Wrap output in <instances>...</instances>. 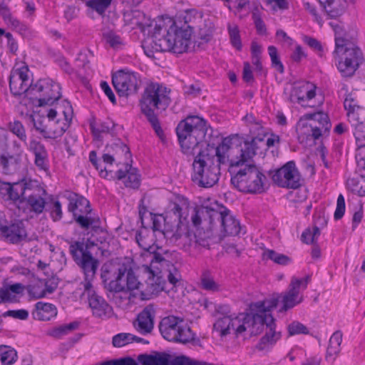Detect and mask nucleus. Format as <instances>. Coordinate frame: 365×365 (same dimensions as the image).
<instances>
[{
  "mask_svg": "<svg viewBox=\"0 0 365 365\" xmlns=\"http://www.w3.org/2000/svg\"><path fill=\"white\" fill-rule=\"evenodd\" d=\"M233 140L224 138L217 147L207 144L205 148H200L194 155L192 180L199 187L209 188L217 184L223 165H229L230 168L243 165L234 163L237 161L238 155L231 157V154H235Z\"/></svg>",
  "mask_w": 365,
  "mask_h": 365,
  "instance_id": "obj_1",
  "label": "nucleus"
},
{
  "mask_svg": "<svg viewBox=\"0 0 365 365\" xmlns=\"http://www.w3.org/2000/svg\"><path fill=\"white\" fill-rule=\"evenodd\" d=\"M135 240L138 246L152 255L150 266L143 265L139 272L147 274V291L157 294L165 289L166 280L173 286H177L181 279L179 269L170 261L165 259L160 253L155 252L153 234L145 227L135 234Z\"/></svg>",
  "mask_w": 365,
  "mask_h": 365,
  "instance_id": "obj_2",
  "label": "nucleus"
},
{
  "mask_svg": "<svg viewBox=\"0 0 365 365\" xmlns=\"http://www.w3.org/2000/svg\"><path fill=\"white\" fill-rule=\"evenodd\" d=\"M278 299L275 297L265 299L250 305V311L253 316L248 317L250 323L248 329L251 335H257L265 329V334L256 345L259 351H269L281 338V333L276 331L275 320L270 312L277 307Z\"/></svg>",
  "mask_w": 365,
  "mask_h": 365,
  "instance_id": "obj_3",
  "label": "nucleus"
},
{
  "mask_svg": "<svg viewBox=\"0 0 365 365\" xmlns=\"http://www.w3.org/2000/svg\"><path fill=\"white\" fill-rule=\"evenodd\" d=\"M170 92L163 83L150 82L145 86L140 100L141 112L159 137L163 135V130L155 110L162 112L168 108L171 103Z\"/></svg>",
  "mask_w": 365,
  "mask_h": 365,
  "instance_id": "obj_4",
  "label": "nucleus"
},
{
  "mask_svg": "<svg viewBox=\"0 0 365 365\" xmlns=\"http://www.w3.org/2000/svg\"><path fill=\"white\" fill-rule=\"evenodd\" d=\"M208 130L207 121L198 115H188L178 124L175 131L184 154L195 155L196 149L205 140Z\"/></svg>",
  "mask_w": 365,
  "mask_h": 365,
  "instance_id": "obj_5",
  "label": "nucleus"
},
{
  "mask_svg": "<svg viewBox=\"0 0 365 365\" xmlns=\"http://www.w3.org/2000/svg\"><path fill=\"white\" fill-rule=\"evenodd\" d=\"M162 27L155 24L152 34L155 49L160 51H170L181 54L187 52L191 43L192 30L190 26L182 29L177 26L175 21L167 30L166 36H161Z\"/></svg>",
  "mask_w": 365,
  "mask_h": 365,
  "instance_id": "obj_6",
  "label": "nucleus"
},
{
  "mask_svg": "<svg viewBox=\"0 0 365 365\" xmlns=\"http://www.w3.org/2000/svg\"><path fill=\"white\" fill-rule=\"evenodd\" d=\"M243 119L249 127L252 138L245 140L238 135L228 137L235 138L232 141L234 143V153L238 155L239 158L237 161H234L235 164H244L254 157L258 148L257 143L262 142L266 135V130L262 120L257 119L252 114H247Z\"/></svg>",
  "mask_w": 365,
  "mask_h": 365,
  "instance_id": "obj_7",
  "label": "nucleus"
},
{
  "mask_svg": "<svg viewBox=\"0 0 365 365\" xmlns=\"http://www.w3.org/2000/svg\"><path fill=\"white\" fill-rule=\"evenodd\" d=\"M267 178L255 165H246L232 174L231 182L240 192L261 194L266 190Z\"/></svg>",
  "mask_w": 365,
  "mask_h": 365,
  "instance_id": "obj_8",
  "label": "nucleus"
},
{
  "mask_svg": "<svg viewBox=\"0 0 365 365\" xmlns=\"http://www.w3.org/2000/svg\"><path fill=\"white\" fill-rule=\"evenodd\" d=\"M69 252L73 261L84 274V280L82 282L84 289H89L98 270V260L88 250V246L83 242L76 241L71 243Z\"/></svg>",
  "mask_w": 365,
  "mask_h": 365,
  "instance_id": "obj_9",
  "label": "nucleus"
},
{
  "mask_svg": "<svg viewBox=\"0 0 365 365\" xmlns=\"http://www.w3.org/2000/svg\"><path fill=\"white\" fill-rule=\"evenodd\" d=\"M334 53L339 58L337 68L344 77L352 76L364 61L358 46L351 41L344 43L341 38L336 39Z\"/></svg>",
  "mask_w": 365,
  "mask_h": 365,
  "instance_id": "obj_10",
  "label": "nucleus"
},
{
  "mask_svg": "<svg viewBox=\"0 0 365 365\" xmlns=\"http://www.w3.org/2000/svg\"><path fill=\"white\" fill-rule=\"evenodd\" d=\"M73 108L68 101L61 105L50 108L47 111L49 118L46 139H57L61 137L70 127L73 118Z\"/></svg>",
  "mask_w": 365,
  "mask_h": 365,
  "instance_id": "obj_11",
  "label": "nucleus"
},
{
  "mask_svg": "<svg viewBox=\"0 0 365 365\" xmlns=\"http://www.w3.org/2000/svg\"><path fill=\"white\" fill-rule=\"evenodd\" d=\"M163 338L169 341L187 344L194 339V334L183 319L175 316L164 317L159 324Z\"/></svg>",
  "mask_w": 365,
  "mask_h": 365,
  "instance_id": "obj_12",
  "label": "nucleus"
},
{
  "mask_svg": "<svg viewBox=\"0 0 365 365\" xmlns=\"http://www.w3.org/2000/svg\"><path fill=\"white\" fill-rule=\"evenodd\" d=\"M68 200V210L73 213L76 222L81 228L88 229L91 227L96 230L99 227V218L92 216L90 202L86 197L74 194Z\"/></svg>",
  "mask_w": 365,
  "mask_h": 365,
  "instance_id": "obj_13",
  "label": "nucleus"
},
{
  "mask_svg": "<svg viewBox=\"0 0 365 365\" xmlns=\"http://www.w3.org/2000/svg\"><path fill=\"white\" fill-rule=\"evenodd\" d=\"M319 120L325 122V127L322 126L321 128L317 127L315 122L305 123L304 115L300 118L297 128L298 134V140L300 143L309 145V143H314L322 135H327L331 127L328 115L324 112H317L314 115Z\"/></svg>",
  "mask_w": 365,
  "mask_h": 365,
  "instance_id": "obj_14",
  "label": "nucleus"
},
{
  "mask_svg": "<svg viewBox=\"0 0 365 365\" xmlns=\"http://www.w3.org/2000/svg\"><path fill=\"white\" fill-rule=\"evenodd\" d=\"M61 89L60 85L50 78L39 79L31 89L34 91L31 99L38 101V106L52 105L61 98Z\"/></svg>",
  "mask_w": 365,
  "mask_h": 365,
  "instance_id": "obj_15",
  "label": "nucleus"
},
{
  "mask_svg": "<svg viewBox=\"0 0 365 365\" xmlns=\"http://www.w3.org/2000/svg\"><path fill=\"white\" fill-rule=\"evenodd\" d=\"M310 279L309 276L302 279H298L295 277L292 278L287 290L282 296V306L279 312H287L303 302L304 296L302 292L307 288Z\"/></svg>",
  "mask_w": 365,
  "mask_h": 365,
  "instance_id": "obj_16",
  "label": "nucleus"
},
{
  "mask_svg": "<svg viewBox=\"0 0 365 365\" xmlns=\"http://www.w3.org/2000/svg\"><path fill=\"white\" fill-rule=\"evenodd\" d=\"M110 290L114 292L138 289L141 283L138 279L130 264H123L118 269L115 280L109 283Z\"/></svg>",
  "mask_w": 365,
  "mask_h": 365,
  "instance_id": "obj_17",
  "label": "nucleus"
},
{
  "mask_svg": "<svg viewBox=\"0 0 365 365\" xmlns=\"http://www.w3.org/2000/svg\"><path fill=\"white\" fill-rule=\"evenodd\" d=\"M274 183L281 187L297 189L302 185L301 175L294 161H289L272 175Z\"/></svg>",
  "mask_w": 365,
  "mask_h": 365,
  "instance_id": "obj_18",
  "label": "nucleus"
},
{
  "mask_svg": "<svg viewBox=\"0 0 365 365\" xmlns=\"http://www.w3.org/2000/svg\"><path fill=\"white\" fill-rule=\"evenodd\" d=\"M253 316V312L250 313H241L237 317L231 318L229 316H225L214 324V329L216 331H219L222 336H226L230 333V330L235 331L237 336L245 331L250 323L247 322L248 317Z\"/></svg>",
  "mask_w": 365,
  "mask_h": 365,
  "instance_id": "obj_19",
  "label": "nucleus"
},
{
  "mask_svg": "<svg viewBox=\"0 0 365 365\" xmlns=\"http://www.w3.org/2000/svg\"><path fill=\"white\" fill-rule=\"evenodd\" d=\"M139 78L135 72L118 71L112 76L113 85L120 96H128L135 93L139 88Z\"/></svg>",
  "mask_w": 365,
  "mask_h": 365,
  "instance_id": "obj_20",
  "label": "nucleus"
},
{
  "mask_svg": "<svg viewBox=\"0 0 365 365\" xmlns=\"http://www.w3.org/2000/svg\"><path fill=\"white\" fill-rule=\"evenodd\" d=\"M28 73L27 66H22L11 71L9 77V88L14 96L25 94L31 99V95L34 93L31 89L34 88V84L30 82Z\"/></svg>",
  "mask_w": 365,
  "mask_h": 365,
  "instance_id": "obj_21",
  "label": "nucleus"
},
{
  "mask_svg": "<svg viewBox=\"0 0 365 365\" xmlns=\"http://www.w3.org/2000/svg\"><path fill=\"white\" fill-rule=\"evenodd\" d=\"M46 190L36 187L31 193L21 200L24 205V212L30 215L31 217L38 216L43 213L46 207Z\"/></svg>",
  "mask_w": 365,
  "mask_h": 365,
  "instance_id": "obj_22",
  "label": "nucleus"
},
{
  "mask_svg": "<svg viewBox=\"0 0 365 365\" xmlns=\"http://www.w3.org/2000/svg\"><path fill=\"white\" fill-rule=\"evenodd\" d=\"M27 150L34 156V163L40 171L46 173L49 172V156L45 145L35 138H31L26 142Z\"/></svg>",
  "mask_w": 365,
  "mask_h": 365,
  "instance_id": "obj_23",
  "label": "nucleus"
},
{
  "mask_svg": "<svg viewBox=\"0 0 365 365\" xmlns=\"http://www.w3.org/2000/svg\"><path fill=\"white\" fill-rule=\"evenodd\" d=\"M216 213L218 216L215 217L216 220L220 221L222 232L225 235L235 236L240 234L241 226L240 222L230 214V211L224 206L216 205Z\"/></svg>",
  "mask_w": 365,
  "mask_h": 365,
  "instance_id": "obj_24",
  "label": "nucleus"
},
{
  "mask_svg": "<svg viewBox=\"0 0 365 365\" xmlns=\"http://www.w3.org/2000/svg\"><path fill=\"white\" fill-rule=\"evenodd\" d=\"M0 235L11 244H19L28 237L24 222L21 220H14L8 225L0 226Z\"/></svg>",
  "mask_w": 365,
  "mask_h": 365,
  "instance_id": "obj_25",
  "label": "nucleus"
},
{
  "mask_svg": "<svg viewBox=\"0 0 365 365\" xmlns=\"http://www.w3.org/2000/svg\"><path fill=\"white\" fill-rule=\"evenodd\" d=\"M155 310L153 305H148L137 316L133 325L142 335L150 334L154 328Z\"/></svg>",
  "mask_w": 365,
  "mask_h": 365,
  "instance_id": "obj_26",
  "label": "nucleus"
},
{
  "mask_svg": "<svg viewBox=\"0 0 365 365\" xmlns=\"http://www.w3.org/2000/svg\"><path fill=\"white\" fill-rule=\"evenodd\" d=\"M83 294L88 296L89 307L95 317L103 318L110 312L111 307L102 297L97 294L93 289V285L89 289H84Z\"/></svg>",
  "mask_w": 365,
  "mask_h": 365,
  "instance_id": "obj_27",
  "label": "nucleus"
},
{
  "mask_svg": "<svg viewBox=\"0 0 365 365\" xmlns=\"http://www.w3.org/2000/svg\"><path fill=\"white\" fill-rule=\"evenodd\" d=\"M299 98V104L302 107L314 108L322 103L321 100L316 102V86L310 82L295 83Z\"/></svg>",
  "mask_w": 365,
  "mask_h": 365,
  "instance_id": "obj_28",
  "label": "nucleus"
},
{
  "mask_svg": "<svg viewBox=\"0 0 365 365\" xmlns=\"http://www.w3.org/2000/svg\"><path fill=\"white\" fill-rule=\"evenodd\" d=\"M217 216L218 215L215 207L208 206L196 207L191 215V222L196 229H199L202 224L211 228L215 224V217Z\"/></svg>",
  "mask_w": 365,
  "mask_h": 365,
  "instance_id": "obj_29",
  "label": "nucleus"
},
{
  "mask_svg": "<svg viewBox=\"0 0 365 365\" xmlns=\"http://www.w3.org/2000/svg\"><path fill=\"white\" fill-rule=\"evenodd\" d=\"M116 176L118 180L125 179L123 182L126 187L138 189L140 185V175L138 169L129 163H126L125 170H118Z\"/></svg>",
  "mask_w": 365,
  "mask_h": 365,
  "instance_id": "obj_30",
  "label": "nucleus"
},
{
  "mask_svg": "<svg viewBox=\"0 0 365 365\" xmlns=\"http://www.w3.org/2000/svg\"><path fill=\"white\" fill-rule=\"evenodd\" d=\"M24 286L21 283L4 284L0 288V304L18 302L17 295L23 294Z\"/></svg>",
  "mask_w": 365,
  "mask_h": 365,
  "instance_id": "obj_31",
  "label": "nucleus"
},
{
  "mask_svg": "<svg viewBox=\"0 0 365 365\" xmlns=\"http://www.w3.org/2000/svg\"><path fill=\"white\" fill-rule=\"evenodd\" d=\"M57 314V309L51 303L38 302L35 310L32 312L33 318L39 321H48Z\"/></svg>",
  "mask_w": 365,
  "mask_h": 365,
  "instance_id": "obj_32",
  "label": "nucleus"
},
{
  "mask_svg": "<svg viewBox=\"0 0 365 365\" xmlns=\"http://www.w3.org/2000/svg\"><path fill=\"white\" fill-rule=\"evenodd\" d=\"M327 15L336 18L342 15L346 8V0H318Z\"/></svg>",
  "mask_w": 365,
  "mask_h": 365,
  "instance_id": "obj_33",
  "label": "nucleus"
},
{
  "mask_svg": "<svg viewBox=\"0 0 365 365\" xmlns=\"http://www.w3.org/2000/svg\"><path fill=\"white\" fill-rule=\"evenodd\" d=\"M342 332L336 331L331 336L327 349L325 359L329 362L333 363L341 351L342 341Z\"/></svg>",
  "mask_w": 365,
  "mask_h": 365,
  "instance_id": "obj_34",
  "label": "nucleus"
},
{
  "mask_svg": "<svg viewBox=\"0 0 365 365\" xmlns=\"http://www.w3.org/2000/svg\"><path fill=\"white\" fill-rule=\"evenodd\" d=\"M7 194L9 199L16 201L18 200L24 199L25 196H27V192L31 191L30 188V182H18L11 185L8 183Z\"/></svg>",
  "mask_w": 365,
  "mask_h": 365,
  "instance_id": "obj_35",
  "label": "nucleus"
},
{
  "mask_svg": "<svg viewBox=\"0 0 365 365\" xmlns=\"http://www.w3.org/2000/svg\"><path fill=\"white\" fill-rule=\"evenodd\" d=\"M110 149L115 151V153L121 152L122 153H124L125 155H130L129 148L125 143L118 140V142L113 143V145L106 147L107 153H104L101 158L103 163H104L106 165H112L115 161V154L110 153Z\"/></svg>",
  "mask_w": 365,
  "mask_h": 365,
  "instance_id": "obj_36",
  "label": "nucleus"
},
{
  "mask_svg": "<svg viewBox=\"0 0 365 365\" xmlns=\"http://www.w3.org/2000/svg\"><path fill=\"white\" fill-rule=\"evenodd\" d=\"M347 188L359 196H365V173L359 175L349 178L346 180Z\"/></svg>",
  "mask_w": 365,
  "mask_h": 365,
  "instance_id": "obj_37",
  "label": "nucleus"
},
{
  "mask_svg": "<svg viewBox=\"0 0 365 365\" xmlns=\"http://www.w3.org/2000/svg\"><path fill=\"white\" fill-rule=\"evenodd\" d=\"M189 204L187 199L182 196H177L173 201L169 203L168 209L170 212L177 217L178 222H182V211L189 207Z\"/></svg>",
  "mask_w": 365,
  "mask_h": 365,
  "instance_id": "obj_38",
  "label": "nucleus"
},
{
  "mask_svg": "<svg viewBox=\"0 0 365 365\" xmlns=\"http://www.w3.org/2000/svg\"><path fill=\"white\" fill-rule=\"evenodd\" d=\"M131 24L136 25L142 31L145 32L147 28L151 27L153 21L148 19L145 14L139 10L133 11L130 14Z\"/></svg>",
  "mask_w": 365,
  "mask_h": 365,
  "instance_id": "obj_39",
  "label": "nucleus"
},
{
  "mask_svg": "<svg viewBox=\"0 0 365 365\" xmlns=\"http://www.w3.org/2000/svg\"><path fill=\"white\" fill-rule=\"evenodd\" d=\"M17 359L16 350L9 346H0V361L3 365H11Z\"/></svg>",
  "mask_w": 365,
  "mask_h": 365,
  "instance_id": "obj_40",
  "label": "nucleus"
},
{
  "mask_svg": "<svg viewBox=\"0 0 365 365\" xmlns=\"http://www.w3.org/2000/svg\"><path fill=\"white\" fill-rule=\"evenodd\" d=\"M262 259H270L280 265H287L291 262V259L288 256L277 252L273 250H265L262 254Z\"/></svg>",
  "mask_w": 365,
  "mask_h": 365,
  "instance_id": "obj_41",
  "label": "nucleus"
},
{
  "mask_svg": "<svg viewBox=\"0 0 365 365\" xmlns=\"http://www.w3.org/2000/svg\"><path fill=\"white\" fill-rule=\"evenodd\" d=\"M348 120L354 127L361 123H365V108L361 106H356L354 109L346 112Z\"/></svg>",
  "mask_w": 365,
  "mask_h": 365,
  "instance_id": "obj_42",
  "label": "nucleus"
},
{
  "mask_svg": "<svg viewBox=\"0 0 365 365\" xmlns=\"http://www.w3.org/2000/svg\"><path fill=\"white\" fill-rule=\"evenodd\" d=\"M113 0H88L86 6L99 15H103L110 6Z\"/></svg>",
  "mask_w": 365,
  "mask_h": 365,
  "instance_id": "obj_43",
  "label": "nucleus"
},
{
  "mask_svg": "<svg viewBox=\"0 0 365 365\" xmlns=\"http://www.w3.org/2000/svg\"><path fill=\"white\" fill-rule=\"evenodd\" d=\"M79 324L78 322L75 321L67 324L61 325L53 329L51 334L55 338L60 339L63 336L68 334L69 332L77 329Z\"/></svg>",
  "mask_w": 365,
  "mask_h": 365,
  "instance_id": "obj_44",
  "label": "nucleus"
},
{
  "mask_svg": "<svg viewBox=\"0 0 365 365\" xmlns=\"http://www.w3.org/2000/svg\"><path fill=\"white\" fill-rule=\"evenodd\" d=\"M79 324L78 322L75 321L67 324L61 325L53 329L51 334L55 338L60 339L63 336L68 334L69 332L77 329Z\"/></svg>",
  "mask_w": 365,
  "mask_h": 365,
  "instance_id": "obj_45",
  "label": "nucleus"
},
{
  "mask_svg": "<svg viewBox=\"0 0 365 365\" xmlns=\"http://www.w3.org/2000/svg\"><path fill=\"white\" fill-rule=\"evenodd\" d=\"M227 30L232 46L235 47L237 51H241L242 45L238 26L235 24H229L227 26Z\"/></svg>",
  "mask_w": 365,
  "mask_h": 365,
  "instance_id": "obj_46",
  "label": "nucleus"
},
{
  "mask_svg": "<svg viewBox=\"0 0 365 365\" xmlns=\"http://www.w3.org/2000/svg\"><path fill=\"white\" fill-rule=\"evenodd\" d=\"M9 128L13 134L16 135L21 141L26 144L27 135L26 129L21 121L14 120V122H10L9 124Z\"/></svg>",
  "mask_w": 365,
  "mask_h": 365,
  "instance_id": "obj_47",
  "label": "nucleus"
},
{
  "mask_svg": "<svg viewBox=\"0 0 365 365\" xmlns=\"http://www.w3.org/2000/svg\"><path fill=\"white\" fill-rule=\"evenodd\" d=\"M187 228V225L183 223V222H178L175 230H167L165 235L170 238L171 242L175 243L180 240V237L186 232Z\"/></svg>",
  "mask_w": 365,
  "mask_h": 365,
  "instance_id": "obj_48",
  "label": "nucleus"
},
{
  "mask_svg": "<svg viewBox=\"0 0 365 365\" xmlns=\"http://www.w3.org/2000/svg\"><path fill=\"white\" fill-rule=\"evenodd\" d=\"M49 118L47 115L38 116L37 118H33L34 127L45 139L47 136L48 128Z\"/></svg>",
  "mask_w": 365,
  "mask_h": 365,
  "instance_id": "obj_49",
  "label": "nucleus"
},
{
  "mask_svg": "<svg viewBox=\"0 0 365 365\" xmlns=\"http://www.w3.org/2000/svg\"><path fill=\"white\" fill-rule=\"evenodd\" d=\"M201 287L208 292H215L220 290V286L207 273L201 277Z\"/></svg>",
  "mask_w": 365,
  "mask_h": 365,
  "instance_id": "obj_50",
  "label": "nucleus"
},
{
  "mask_svg": "<svg viewBox=\"0 0 365 365\" xmlns=\"http://www.w3.org/2000/svg\"><path fill=\"white\" fill-rule=\"evenodd\" d=\"M268 52L271 58L272 66L279 73H283L284 71V68L278 56L277 48L274 46H269L268 47Z\"/></svg>",
  "mask_w": 365,
  "mask_h": 365,
  "instance_id": "obj_51",
  "label": "nucleus"
},
{
  "mask_svg": "<svg viewBox=\"0 0 365 365\" xmlns=\"http://www.w3.org/2000/svg\"><path fill=\"white\" fill-rule=\"evenodd\" d=\"M356 148L365 147V122L354 126Z\"/></svg>",
  "mask_w": 365,
  "mask_h": 365,
  "instance_id": "obj_52",
  "label": "nucleus"
},
{
  "mask_svg": "<svg viewBox=\"0 0 365 365\" xmlns=\"http://www.w3.org/2000/svg\"><path fill=\"white\" fill-rule=\"evenodd\" d=\"M287 331L289 336L297 334H308L309 329L302 323L298 321H294L287 326Z\"/></svg>",
  "mask_w": 365,
  "mask_h": 365,
  "instance_id": "obj_53",
  "label": "nucleus"
},
{
  "mask_svg": "<svg viewBox=\"0 0 365 365\" xmlns=\"http://www.w3.org/2000/svg\"><path fill=\"white\" fill-rule=\"evenodd\" d=\"M132 343V334L120 333L113 336L112 344L115 347H123Z\"/></svg>",
  "mask_w": 365,
  "mask_h": 365,
  "instance_id": "obj_54",
  "label": "nucleus"
},
{
  "mask_svg": "<svg viewBox=\"0 0 365 365\" xmlns=\"http://www.w3.org/2000/svg\"><path fill=\"white\" fill-rule=\"evenodd\" d=\"M5 23L19 32H24L26 31V26L16 18L14 17L11 14H9L4 18Z\"/></svg>",
  "mask_w": 365,
  "mask_h": 365,
  "instance_id": "obj_55",
  "label": "nucleus"
},
{
  "mask_svg": "<svg viewBox=\"0 0 365 365\" xmlns=\"http://www.w3.org/2000/svg\"><path fill=\"white\" fill-rule=\"evenodd\" d=\"M89 160L97 170L99 171V174L103 178H107L108 171L106 166H103L101 163L99 162L97 158V153L95 150H92L89 153Z\"/></svg>",
  "mask_w": 365,
  "mask_h": 365,
  "instance_id": "obj_56",
  "label": "nucleus"
},
{
  "mask_svg": "<svg viewBox=\"0 0 365 365\" xmlns=\"http://www.w3.org/2000/svg\"><path fill=\"white\" fill-rule=\"evenodd\" d=\"M284 96L287 101L291 103L299 104V98H298V92L295 83L289 87L284 88Z\"/></svg>",
  "mask_w": 365,
  "mask_h": 365,
  "instance_id": "obj_57",
  "label": "nucleus"
},
{
  "mask_svg": "<svg viewBox=\"0 0 365 365\" xmlns=\"http://www.w3.org/2000/svg\"><path fill=\"white\" fill-rule=\"evenodd\" d=\"M252 20L254 21L257 32L260 35L267 34V28L264 22L263 21L259 12L255 10L252 12Z\"/></svg>",
  "mask_w": 365,
  "mask_h": 365,
  "instance_id": "obj_58",
  "label": "nucleus"
},
{
  "mask_svg": "<svg viewBox=\"0 0 365 365\" xmlns=\"http://www.w3.org/2000/svg\"><path fill=\"white\" fill-rule=\"evenodd\" d=\"M50 215L54 222L61 220L63 217V212L61 204L58 200H55L52 205L49 207Z\"/></svg>",
  "mask_w": 365,
  "mask_h": 365,
  "instance_id": "obj_59",
  "label": "nucleus"
},
{
  "mask_svg": "<svg viewBox=\"0 0 365 365\" xmlns=\"http://www.w3.org/2000/svg\"><path fill=\"white\" fill-rule=\"evenodd\" d=\"M329 25L332 28L335 33V46H336V39L338 38H341L344 43L349 41L344 38L345 31L341 24L331 21L329 23Z\"/></svg>",
  "mask_w": 365,
  "mask_h": 365,
  "instance_id": "obj_60",
  "label": "nucleus"
},
{
  "mask_svg": "<svg viewBox=\"0 0 365 365\" xmlns=\"http://www.w3.org/2000/svg\"><path fill=\"white\" fill-rule=\"evenodd\" d=\"M88 54L91 56L92 53L90 51L88 53L80 52L76 59L77 66L83 68L86 72L91 69L90 60L88 59Z\"/></svg>",
  "mask_w": 365,
  "mask_h": 365,
  "instance_id": "obj_61",
  "label": "nucleus"
},
{
  "mask_svg": "<svg viewBox=\"0 0 365 365\" xmlns=\"http://www.w3.org/2000/svg\"><path fill=\"white\" fill-rule=\"evenodd\" d=\"M345 212V200L342 194L337 197L336 207L334 214V220H339L342 218Z\"/></svg>",
  "mask_w": 365,
  "mask_h": 365,
  "instance_id": "obj_62",
  "label": "nucleus"
},
{
  "mask_svg": "<svg viewBox=\"0 0 365 365\" xmlns=\"http://www.w3.org/2000/svg\"><path fill=\"white\" fill-rule=\"evenodd\" d=\"M355 158L358 170L365 173V147L356 148Z\"/></svg>",
  "mask_w": 365,
  "mask_h": 365,
  "instance_id": "obj_63",
  "label": "nucleus"
},
{
  "mask_svg": "<svg viewBox=\"0 0 365 365\" xmlns=\"http://www.w3.org/2000/svg\"><path fill=\"white\" fill-rule=\"evenodd\" d=\"M153 365H170V355L164 352H155Z\"/></svg>",
  "mask_w": 365,
  "mask_h": 365,
  "instance_id": "obj_64",
  "label": "nucleus"
}]
</instances>
